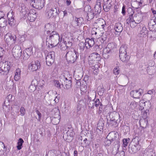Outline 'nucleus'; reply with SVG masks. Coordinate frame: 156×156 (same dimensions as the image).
<instances>
[{"label": "nucleus", "instance_id": "f257e3e1", "mask_svg": "<svg viewBox=\"0 0 156 156\" xmlns=\"http://www.w3.org/2000/svg\"><path fill=\"white\" fill-rule=\"evenodd\" d=\"M60 41V37L59 34L54 31H52L51 32L48 34L46 37V44H48V46L53 47L56 46L59 42Z\"/></svg>", "mask_w": 156, "mask_h": 156}, {"label": "nucleus", "instance_id": "f03ea898", "mask_svg": "<svg viewBox=\"0 0 156 156\" xmlns=\"http://www.w3.org/2000/svg\"><path fill=\"white\" fill-rule=\"evenodd\" d=\"M11 63L8 61L5 62L0 61V75H4L7 74L10 70Z\"/></svg>", "mask_w": 156, "mask_h": 156}, {"label": "nucleus", "instance_id": "7ed1b4c3", "mask_svg": "<svg viewBox=\"0 0 156 156\" xmlns=\"http://www.w3.org/2000/svg\"><path fill=\"white\" fill-rule=\"evenodd\" d=\"M79 56V53L75 50L73 51H69L66 55V58L67 61L71 63H74Z\"/></svg>", "mask_w": 156, "mask_h": 156}, {"label": "nucleus", "instance_id": "20e7f679", "mask_svg": "<svg viewBox=\"0 0 156 156\" xmlns=\"http://www.w3.org/2000/svg\"><path fill=\"white\" fill-rule=\"evenodd\" d=\"M63 137L67 142H70L72 140L74 133L73 130L67 128L64 131Z\"/></svg>", "mask_w": 156, "mask_h": 156}, {"label": "nucleus", "instance_id": "39448f33", "mask_svg": "<svg viewBox=\"0 0 156 156\" xmlns=\"http://www.w3.org/2000/svg\"><path fill=\"white\" fill-rule=\"evenodd\" d=\"M65 38L62 39V37H61L60 42L64 43L66 48L70 47L72 45V42L73 41L71 34L70 33H67L65 34Z\"/></svg>", "mask_w": 156, "mask_h": 156}, {"label": "nucleus", "instance_id": "423d86ee", "mask_svg": "<svg viewBox=\"0 0 156 156\" xmlns=\"http://www.w3.org/2000/svg\"><path fill=\"white\" fill-rule=\"evenodd\" d=\"M5 40L8 45H12L14 44L16 41V37L15 35L8 33L5 35Z\"/></svg>", "mask_w": 156, "mask_h": 156}, {"label": "nucleus", "instance_id": "0eeeda50", "mask_svg": "<svg viewBox=\"0 0 156 156\" xmlns=\"http://www.w3.org/2000/svg\"><path fill=\"white\" fill-rule=\"evenodd\" d=\"M52 116L51 117V120L54 122L56 119V121L55 122V123L58 124L60 121V112L59 109L57 108H55L51 112Z\"/></svg>", "mask_w": 156, "mask_h": 156}, {"label": "nucleus", "instance_id": "6e6552de", "mask_svg": "<svg viewBox=\"0 0 156 156\" xmlns=\"http://www.w3.org/2000/svg\"><path fill=\"white\" fill-rule=\"evenodd\" d=\"M30 3L31 4L34 2V4H32L33 6L37 9H41L44 6V0H26Z\"/></svg>", "mask_w": 156, "mask_h": 156}, {"label": "nucleus", "instance_id": "1a4fd4ad", "mask_svg": "<svg viewBox=\"0 0 156 156\" xmlns=\"http://www.w3.org/2000/svg\"><path fill=\"white\" fill-rule=\"evenodd\" d=\"M146 12H143L140 10L138 11L133 16V21L137 23H139L142 21L144 17L146 16Z\"/></svg>", "mask_w": 156, "mask_h": 156}, {"label": "nucleus", "instance_id": "9d476101", "mask_svg": "<svg viewBox=\"0 0 156 156\" xmlns=\"http://www.w3.org/2000/svg\"><path fill=\"white\" fill-rule=\"evenodd\" d=\"M55 53L54 51L49 52L46 58V62L47 65L48 66H51L54 62Z\"/></svg>", "mask_w": 156, "mask_h": 156}, {"label": "nucleus", "instance_id": "9b49d317", "mask_svg": "<svg viewBox=\"0 0 156 156\" xmlns=\"http://www.w3.org/2000/svg\"><path fill=\"white\" fill-rule=\"evenodd\" d=\"M99 55L97 53H93L90 54L88 57L89 64L90 66L94 65L95 62L99 60Z\"/></svg>", "mask_w": 156, "mask_h": 156}, {"label": "nucleus", "instance_id": "f8f14e48", "mask_svg": "<svg viewBox=\"0 0 156 156\" xmlns=\"http://www.w3.org/2000/svg\"><path fill=\"white\" fill-rule=\"evenodd\" d=\"M40 64L38 61L32 62L29 65V69L32 71L37 70L40 67Z\"/></svg>", "mask_w": 156, "mask_h": 156}, {"label": "nucleus", "instance_id": "ddd939ff", "mask_svg": "<svg viewBox=\"0 0 156 156\" xmlns=\"http://www.w3.org/2000/svg\"><path fill=\"white\" fill-rule=\"evenodd\" d=\"M154 65L155 62L153 61H151L148 64L147 71L148 73L150 75L154 74L156 73V67L154 66Z\"/></svg>", "mask_w": 156, "mask_h": 156}, {"label": "nucleus", "instance_id": "4468645a", "mask_svg": "<svg viewBox=\"0 0 156 156\" xmlns=\"http://www.w3.org/2000/svg\"><path fill=\"white\" fill-rule=\"evenodd\" d=\"M60 78L62 79L64 81V84L65 85L66 88H65L68 89L70 88L71 87L72 77H69L68 78L66 77L64 75H62L60 76Z\"/></svg>", "mask_w": 156, "mask_h": 156}, {"label": "nucleus", "instance_id": "2eb2a0df", "mask_svg": "<svg viewBox=\"0 0 156 156\" xmlns=\"http://www.w3.org/2000/svg\"><path fill=\"white\" fill-rule=\"evenodd\" d=\"M58 14L57 9L56 8H53L51 9H48L46 15L49 18L55 17Z\"/></svg>", "mask_w": 156, "mask_h": 156}, {"label": "nucleus", "instance_id": "dca6fc26", "mask_svg": "<svg viewBox=\"0 0 156 156\" xmlns=\"http://www.w3.org/2000/svg\"><path fill=\"white\" fill-rule=\"evenodd\" d=\"M142 90L141 89L138 90H133L131 91V96L134 98H138L141 96Z\"/></svg>", "mask_w": 156, "mask_h": 156}, {"label": "nucleus", "instance_id": "f3484780", "mask_svg": "<svg viewBox=\"0 0 156 156\" xmlns=\"http://www.w3.org/2000/svg\"><path fill=\"white\" fill-rule=\"evenodd\" d=\"M133 142L134 143L133 144L134 149L136 152L140 150L141 148V146L139 144L138 138L137 137H136L133 140Z\"/></svg>", "mask_w": 156, "mask_h": 156}, {"label": "nucleus", "instance_id": "a211bd4d", "mask_svg": "<svg viewBox=\"0 0 156 156\" xmlns=\"http://www.w3.org/2000/svg\"><path fill=\"white\" fill-rule=\"evenodd\" d=\"M133 142L134 143L133 144L134 149L136 152L140 150L141 148V146L139 144L138 138L137 137H136L133 140Z\"/></svg>", "mask_w": 156, "mask_h": 156}, {"label": "nucleus", "instance_id": "6ab92c4d", "mask_svg": "<svg viewBox=\"0 0 156 156\" xmlns=\"http://www.w3.org/2000/svg\"><path fill=\"white\" fill-rule=\"evenodd\" d=\"M45 28L47 30V34H49L51 33V31H53L55 29V25L53 23H49L45 25Z\"/></svg>", "mask_w": 156, "mask_h": 156}, {"label": "nucleus", "instance_id": "aec40b11", "mask_svg": "<svg viewBox=\"0 0 156 156\" xmlns=\"http://www.w3.org/2000/svg\"><path fill=\"white\" fill-rule=\"evenodd\" d=\"M119 136L118 133L115 131L110 132L107 137V138L113 141L115 140L118 138Z\"/></svg>", "mask_w": 156, "mask_h": 156}, {"label": "nucleus", "instance_id": "412c9836", "mask_svg": "<svg viewBox=\"0 0 156 156\" xmlns=\"http://www.w3.org/2000/svg\"><path fill=\"white\" fill-rule=\"evenodd\" d=\"M13 16V13L12 11L8 13L7 15V17L8 19V23L11 26L14 25L15 22V20L14 19Z\"/></svg>", "mask_w": 156, "mask_h": 156}, {"label": "nucleus", "instance_id": "4be33fe9", "mask_svg": "<svg viewBox=\"0 0 156 156\" xmlns=\"http://www.w3.org/2000/svg\"><path fill=\"white\" fill-rule=\"evenodd\" d=\"M103 9L106 12H108L110 9L112 5L111 0H103Z\"/></svg>", "mask_w": 156, "mask_h": 156}, {"label": "nucleus", "instance_id": "5701e85b", "mask_svg": "<svg viewBox=\"0 0 156 156\" xmlns=\"http://www.w3.org/2000/svg\"><path fill=\"white\" fill-rule=\"evenodd\" d=\"M115 34L119 35L122 31L123 28L122 24L119 23H116L115 26Z\"/></svg>", "mask_w": 156, "mask_h": 156}, {"label": "nucleus", "instance_id": "b1692460", "mask_svg": "<svg viewBox=\"0 0 156 156\" xmlns=\"http://www.w3.org/2000/svg\"><path fill=\"white\" fill-rule=\"evenodd\" d=\"M85 44H86V48H89L94 46V39L91 38H87L85 40Z\"/></svg>", "mask_w": 156, "mask_h": 156}, {"label": "nucleus", "instance_id": "393cba45", "mask_svg": "<svg viewBox=\"0 0 156 156\" xmlns=\"http://www.w3.org/2000/svg\"><path fill=\"white\" fill-rule=\"evenodd\" d=\"M3 13L2 12L0 11V26L4 27L6 25V20L4 18Z\"/></svg>", "mask_w": 156, "mask_h": 156}, {"label": "nucleus", "instance_id": "a878e982", "mask_svg": "<svg viewBox=\"0 0 156 156\" xmlns=\"http://www.w3.org/2000/svg\"><path fill=\"white\" fill-rule=\"evenodd\" d=\"M12 53L14 58H18L21 56V49H16L14 47L12 50Z\"/></svg>", "mask_w": 156, "mask_h": 156}, {"label": "nucleus", "instance_id": "bb28decb", "mask_svg": "<svg viewBox=\"0 0 156 156\" xmlns=\"http://www.w3.org/2000/svg\"><path fill=\"white\" fill-rule=\"evenodd\" d=\"M21 69H16L15 71L14 76V80L16 81L19 80L20 78Z\"/></svg>", "mask_w": 156, "mask_h": 156}, {"label": "nucleus", "instance_id": "cd10ccee", "mask_svg": "<svg viewBox=\"0 0 156 156\" xmlns=\"http://www.w3.org/2000/svg\"><path fill=\"white\" fill-rule=\"evenodd\" d=\"M141 1L142 0H140V1H136L132 2L131 3L132 7L136 9L139 8L142 5Z\"/></svg>", "mask_w": 156, "mask_h": 156}, {"label": "nucleus", "instance_id": "c85d7f7f", "mask_svg": "<svg viewBox=\"0 0 156 156\" xmlns=\"http://www.w3.org/2000/svg\"><path fill=\"white\" fill-rule=\"evenodd\" d=\"M120 59L123 62H126L129 59V56L127 55V54L119 55Z\"/></svg>", "mask_w": 156, "mask_h": 156}, {"label": "nucleus", "instance_id": "c756f323", "mask_svg": "<svg viewBox=\"0 0 156 156\" xmlns=\"http://www.w3.org/2000/svg\"><path fill=\"white\" fill-rule=\"evenodd\" d=\"M101 1L100 0H97L96 5L94 6V9L97 12H101Z\"/></svg>", "mask_w": 156, "mask_h": 156}, {"label": "nucleus", "instance_id": "7c9ffc66", "mask_svg": "<svg viewBox=\"0 0 156 156\" xmlns=\"http://www.w3.org/2000/svg\"><path fill=\"white\" fill-rule=\"evenodd\" d=\"M25 52L26 53L27 56V58H29L30 56L33 55V47L32 46L26 49L25 50Z\"/></svg>", "mask_w": 156, "mask_h": 156}, {"label": "nucleus", "instance_id": "2f4dec72", "mask_svg": "<svg viewBox=\"0 0 156 156\" xmlns=\"http://www.w3.org/2000/svg\"><path fill=\"white\" fill-rule=\"evenodd\" d=\"M147 120L146 119H141L139 121L140 126L143 127H146L147 125Z\"/></svg>", "mask_w": 156, "mask_h": 156}, {"label": "nucleus", "instance_id": "473e14b6", "mask_svg": "<svg viewBox=\"0 0 156 156\" xmlns=\"http://www.w3.org/2000/svg\"><path fill=\"white\" fill-rule=\"evenodd\" d=\"M148 25L149 28H152L153 30H156V23L154 20H151L149 22Z\"/></svg>", "mask_w": 156, "mask_h": 156}, {"label": "nucleus", "instance_id": "72a5a7b5", "mask_svg": "<svg viewBox=\"0 0 156 156\" xmlns=\"http://www.w3.org/2000/svg\"><path fill=\"white\" fill-rule=\"evenodd\" d=\"M127 46L126 45H122L120 48L119 49V55L126 54V49Z\"/></svg>", "mask_w": 156, "mask_h": 156}, {"label": "nucleus", "instance_id": "f704fd0d", "mask_svg": "<svg viewBox=\"0 0 156 156\" xmlns=\"http://www.w3.org/2000/svg\"><path fill=\"white\" fill-rule=\"evenodd\" d=\"M44 83L45 81L42 80H40L38 81V85L37 86L38 90H41L43 89L44 87Z\"/></svg>", "mask_w": 156, "mask_h": 156}, {"label": "nucleus", "instance_id": "c9c22d12", "mask_svg": "<svg viewBox=\"0 0 156 156\" xmlns=\"http://www.w3.org/2000/svg\"><path fill=\"white\" fill-rule=\"evenodd\" d=\"M96 63H97L98 64L97 65L96 64L94 65V66L92 65V66H90V67L92 68V69H93V73L94 75H97L98 74V68L99 67L98 65V62H96Z\"/></svg>", "mask_w": 156, "mask_h": 156}, {"label": "nucleus", "instance_id": "e433bc0d", "mask_svg": "<svg viewBox=\"0 0 156 156\" xmlns=\"http://www.w3.org/2000/svg\"><path fill=\"white\" fill-rule=\"evenodd\" d=\"M21 12L26 16H28L30 13L29 10L28 8L25 7V6H23L22 7Z\"/></svg>", "mask_w": 156, "mask_h": 156}, {"label": "nucleus", "instance_id": "4c0bfd02", "mask_svg": "<svg viewBox=\"0 0 156 156\" xmlns=\"http://www.w3.org/2000/svg\"><path fill=\"white\" fill-rule=\"evenodd\" d=\"M147 30L146 27H143L140 32V37H144L147 35Z\"/></svg>", "mask_w": 156, "mask_h": 156}, {"label": "nucleus", "instance_id": "58836bf2", "mask_svg": "<svg viewBox=\"0 0 156 156\" xmlns=\"http://www.w3.org/2000/svg\"><path fill=\"white\" fill-rule=\"evenodd\" d=\"M147 103L144 100H140L139 102V110H142L144 109L145 106V103Z\"/></svg>", "mask_w": 156, "mask_h": 156}, {"label": "nucleus", "instance_id": "ea45409f", "mask_svg": "<svg viewBox=\"0 0 156 156\" xmlns=\"http://www.w3.org/2000/svg\"><path fill=\"white\" fill-rule=\"evenodd\" d=\"M24 143V141L22 138H20L17 143V148L18 150H20L22 147V145Z\"/></svg>", "mask_w": 156, "mask_h": 156}, {"label": "nucleus", "instance_id": "a19ab883", "mask_svg": "<svg viewBox=\"0 0 156 156\" xmlns=\"http://www.w3.org/2000/svg\"><path fill=\"white\" fill-rule=\"evenodd\" d=\"M87 16L90 19H92L94 17V13L90 8V10L88 11L87 13Z\"/></svg>", "mask_w": 156, "mask_h": 156}, {"label": "nucleus", "instance_id": "79ce46f5", "mask_svg": "<svg viewBox=\"0 0 156 156\" xmlns=\"http://www.w3.org/2000/svg\"><path fill=\"white\" fill-rule=\"evenodd\" d=\"M107 47L112 51L114 49L116 48V45L115 43H111L108 44Z\"/></svg>", "mask_w": 156, "mask_h": 156}, {"label": "nucleus", "instance_id": "37998d69", "mask_svg": "<svg viewBox=\"0 0 156 156\" xmlns=\"http://www.w3.org/2000/svg\"><path fill=\"white\" fill-rule=\"evenodd\" d=\"M103 129V126L101 124L98 123L97 125V128L96 130V132H99L102 131Z\"/></svg>", "mask_w": 156, "mask_h": 156}, {"label": "nucleus", "instance_id": "c03bdc74", "mask_svg": "<svg viewBox=\"0 0 156 156\" xmlns=\"http://www.w3.org/2000/svg\"><path fill=\"white\" fill-rule=\"evenodd\" d=\"M86 44L85 42L84 43L83 42H80L79 44V46L80 48V49L82 51H83L85 47H86Z\"/></svg>", "mask_w": 156, "mask_h": 156}, {"label": "nucleus", "instance_id": "a18cd8bd", "mask_svg": "<svg viewBox=\"0 0 156 156\" xmlns=\"http://www.w3.org/2000/svg\"><path fill=\"white\" fill-rule=\"evenodd\" d=\"M87 86L86 85L82 84L80 86V90L81 91L85 93L87 91Z\"/></svg>", "mask_w": 156, "mask_h": 156}, {"label": "nucleus", "instance_id": "49530a36", "mask_svg": "<svg viewBox=\"0 0 156 156\" xmlns=\"http://www.w3.org/2000/svg\"><path fill=\"white\" fill-rule=\"evenodd\" d=\"M130 139L129 138L124 139L122 140L123 146L124 147H126L128 145L129 143Z\"/></svg>", "mask_w": 156, "mask_h": 156}, {"label": "nucleus", "instance_id": "de8ad7c7", "mask_svg": "<svg viewBox=\"0 0 156 156\" xmlns=\"http://www.w3.org/2000/svg\"><path fill=\"white\" fill-rule=\"evenodd\" d=\"M133 21V15H128V17L126 20L127 23L129 24L131 22Z\"/></svg>", "mask_w": 156, "mask_h": 156}, {"label": "nucleus", "instance_id": "09e8293b", "mask_svg": "<svg viewBox=\"0 0 156 156\" xmlns=\"http://www.w3.org/2000/svg\"><path fill=\"white\" fill-rule=\"evenodd\" d=\"M129 151L130 154H133L136 153L135 151V149H134L133 145H132L131 146H130L129 147Z\"/></svg>", "mask_w": 156, "mask_h": 156}, {"label": "nucleus", "instance_id": "8fccbe9b", "mask_svg": "<svg viewBox=\"0 0 156 156\" xmlns=\"http://www.w3.org/2000/svg\"><path fill=\"white\" fill-rule=\"evenodd\" d=\"M5 51L4 49L0 47V61H2V57L5 54Z\"/></svg>", "mask_w": 156, "mask_h": 156}, {"label": "nucleus", "instance_id": "3c124183", "mask_svg": "<svg viewBox=\"0 0 156 156\" xmlns=\"http://www.w3.org/2000/svg\"><path fill=\"white\" fill-rule=\"evenodd\" d=\"M137 106V104L136 102L132 101L130 105V108L131 109H133L135 108Z\"/></svg>", "mask_w": 156, "mask_h": 156}, {"label": "nucleus", "instance_id": "603ef678", "mask_svg": "<svg viewBox=\"0 0 156 156\" xmlns=\"http://www.w3.org/2000/svg\"><path fill=\"white\" fill-rule=\"evenodd\" d=\"M54 84L55 87L57 88L60 89L61 88V84L58 81L55 80L54 81Z\"/></svg>", "mask_w": 156, "mask_h": 156}, {"label": "nucleus", "instance_id": "864d4df0", "mask_svg": "<svg viewBox=\"0 0 156 156\" xmlns=\"http://www.w3.org/2000/svg\"><path fill=\"white\" fill-rule=\"evenodd\" d=\"M111 51V50L109 49V48L107 46L103 50V53H104V54H103V55L105 56V55L106 53H110Z\"/></svg>", "mask_w": 156, "mask_h": 156}, {"label": "nucleus", "instance_id": "5fc2aeb1", "mask_svg": "<svg viewBox=\"0 0 156 156\" xmlns=\"http://www.w3.org/2000/svg\"><path fill=\"white\" fill-rule=\"evenodd\" d=\"M101 22H102V24L101 26V27L102 29L104 30L105 27H106V22L105 21L102 19H100Z\"/></svg>", "mask_w": 156, "mask_h": 156}, {"label": "nucleus", "instance_id": "6e6d98bb", "mask_svg": "<svg viewBox=\"0 0 156 156\" xmlns=\"http://www.w3.org/2000/svg\"><path fill=\"white\" fill-rule=\"evenodd\" d=\"M120 72V69L119 67L115 68L113 70V73L115 75H118Z\"/></svg>", "mask_w": 156, "mask_h": 156}, {"label": "nucleus", "instance_id": "4d7b16f0", "mask_svg": "<svg viewBox=\"0 0 156 156\" xmlns=\"http://www.w3.org/2000/svg\"><path fill=\"white\" fill-rule=\"evenodd\" d=\"M127 12L128 15H133L134 14L133 10L131 8H129L127 9Z\"/></svg>", "mask_w": 156, "mask_h": 156}, {"label": "nucleus", "instance_id": "13d9d810", "mask_svg": "<svg viewBox=\"0 0 156 156\" xmlns=\"http://www.w3.org/2000/svg\"><path fill=\"white\" fill-rule=\"evenodd\" d=\"M112 141L111 140L107 139V140L104 142L105 146H109L111 144V143Z\"/></svg>", "mask_w": 156, "mask_h": 156}, {"label": "nucleus", "instance_id": "bf43d9fd", "mask_svg": "<svg viewBox=\"0 0 156 156\" xmlns=\"http://www.w3.org/2000/svg\"><path fill=\"white\" fill-rule=\"evenodd\" d=\"M38 82V81L37 80L34 79L32 81L31 84L35 86V87H36L37 86Z\"/></svg>", "mask_w": 156, "mask_h": 156}, {"label": "nucleus", "instance_id": "052dcab7", "mask_svg": "<svg viewBox=\"0 0 156 156\" xmlns=\"http://www.w3.org/2000/svg\"><path fill=\"white\" fill-rule=\"evenodd\" d=\"M35 112L38 115V118L37 119V120L38 121H40L41 120V114L40 112L38 110H36L35 111Z\"/></svg>", "mask_w": 156, "mask_h": 156}, {"label": "nucleus", "instance_id": "680f3d73", "mask_svg": "<svg viewBox=\"0 0 156 156\" xmlns=\"http://www.w3.org/2000/svg\"><path fill=\"white\" fill-rule=\"evenodd\" d=\"M129 24H130V25L131 27L134 28L137 25V24L138 23H135V22H134V21H133L129 23Z\"/></svg>", "mask_w": 156, "mask_h": 156}, {"label": "nucleus", "instance_id": "e2e57ef3", "mask_svg": "<svg viewBox=\"0 0 156 156\" xmlns=\"http://www.w3.org/2000/svg\"><path fill=\"white\" fill-rule=\"evenodd\" d=\"M20 114L22 116H23L25 113V109L23 107H21L20 109Z\"/></svg>", "mask_w": 156, "mask_h": 156}, {"label": "nucleus", "instance_id": "0e129e2a", "mask_svg": "<svg viewBox=\"0 0 156 156\" xmlns=\"http://www.w3.org/2000/svg\"><path fill=\"white\" fill-rule=\"evenodd\" d=\"M100 103V101L99 99H97L95 101V102H94L93 105H95V106L97 107H98L99 105V104Z\"/></svg>", "mask_w": 156, "mask_h": 156}, {"label": "nucleus", "instance_id": "69168bd1", "mask_svg": "<svg viewBox=\"0 0 156 156\" xmlns=\"http://www.w3.org/2000/svg\"><path fill=\"white\" fill-rule=\"evenodd\" d=\"M29 89L30 90L31 92H33L36 90V87L32 84H31L29 87Z\"/></svg>", "mask_w": 156, "mask_h": 156}, {"label": "nucleus", "instance_id": "338daca9", "mask_svg": "<svg viewBox=\"0 0 156 156\" xmlns=\"http://www.w3.org/2000/svg\"><path fill=\"white\" fill-rule=\"evenodd\" d=\"M48 156H55V151H51L48 153Z\"/></svg>", "mask_w": 156, "mask_h": 156}, {"label": "nucleus", "instance_id": "774afa93", "mask_svg": "<svg viewBox=\"0 0 156 156\" xmlns=\"http://www.w3.org/2000/svg\"><path fill=\"white\" fill-rule=\"evenodd\" d=\"M96 23L98 24V27L101 28V26L102 25V23L101 22L100 19H99L97 20H96L95 22Z\"/></svg>", "mask_w": 156, "mask_h": 156}]
</instances>
